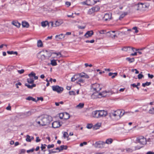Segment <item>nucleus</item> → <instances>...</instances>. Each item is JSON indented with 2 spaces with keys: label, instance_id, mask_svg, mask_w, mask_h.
Returning a JSON list of instances; mask_svg holds the SVG:
<instances>
[{
  "label": "nucleus",
  "instance_id": "nucleus-1",
  "mask_svg": "<svg viewBox=\"0 0 154 154\" xmlns=\"http://www.w3.org/2000/svg\"><path fill=\"white\" fill-rule=\"evenodd\" d=\"M124 110L118 109L116 111H112L109 113V115L110 118L115 120H118L124 114Z\"/></svg>",
  "mask_w": 154,
  "mask_h": 154
},
{
  "label": "nucleus",
  "instance_id": "nucleus-2",
  "mask_svg": "<svg viewBox=\"0 0 154 154\" xmlns=\"http://www.w3.org/2000/svg\"><path fill=\"white\" fill-rule=\"evenodd\" d=\"M135 143H139L140 146H137L135 147V149L138 150L140 149L143 147V146L146 144V138L143 136H141L137 137L135 140Z\"/></svg>",
  "mask_w": 154,
  "mask_h": 154
},
{
  "label": "nucleus",
  "instance_id": "nucleus-3",
  "mask_svg": "<svg viewBox=\"0 0 154 154\" xmlns=\"http://www.w3.org/2000/svg\"><path fill=\"white\" fill-rule=\"evenodd\" d=\"M52 120L51 116L47 115H44L41 119V125L42 126L48 125Z\"/></svg>",
  "mask_w": 154,
  "mask_h": 154
},
{
  "label": "nucleus",
  "instance_id": "nucleus-4",
  "mask_svg": "<svg viewBox=\"0 0 154 154\" xmlns=\"http://www.w3.org/2000/svg\"><path fill=\"white\" fill-rule=\"evenodd\" d=\"M149 6V4L147 3H138L134 5V7L137 10H144L145 8H148Z\"/></svg>",
  "mask_w": 154,
  "mask_h": 154
},
{
  "label": "nucleus",
  "instance_id": "nucleus-5",
  "mask_svg": "<svg viewBox=\"0 0 154 154\" xmlns=\"http://www.w3.org/2000/svg\"><path fill=\"white\" fill-rule=\"evenodd\" d=\"M112 94V91H105L101 93H99L97 97L100 98L102 97H109Z\"/></svg>",
  "mask_w": 154,
  "mask_h": 154
},
{
  "label": "nucleus",
  "instance_id": "nucleus-6",
  "mask_svg": "<svg viewBox=\"0 0 154 154\" xmlns=\"http://www.w3.org/2000/svg\"><path fill=\"white\" fill-rule=\"evenodd\" d=\"M41 24L42 26L44 27L48 25V27H50L51 28L53 26V22L52 21L48 23V21H45L42 22Z\"/></svg>",
  "mask_w": 154,
  "mask_h": 154
},
{
  "label": "nucleus",
  "instance_id": "nucleus-7",
  "mask_svg": "<svg viewBox=\"0 0 154 154\" xmlns=\"http://www.w3.org/2000/svg\"><path fill=\"white\" fill-rule=\"evenodd\" d=\"M92 88L96 92L99 91L102 89L101 87H100V85L98 84H94L92 85Z\"/></svg>",
  "mask_w": 154,
  "mask_h": 154
},
{
  "label": "nucleus",
  "instance_id": "nucleus-8",
  "mask_svg": "<svg viewBox=\"0 0 154 154\" xmlns=\"http://www.w3.org/2000/svg\"><path fill=\"white\" fill-rule=\"evenodd\" d=\"M52 89L53 91L58 93H61L63 91V88L58 85L52 86Z\"/></svg>",
  "mask_w": 154,
  "mask_h": 154
},
{
  "label": "nucleus",
  "instance_id": "nucleus-9",
  "mask_svg": "<svg viewBox=\"0 0 154 154\" xmlns=\"http://www.w3.org/2000/svg\"><path fill=\"white\" fill-rule=\"evenodd\" d=\"M91 117L95 118H100L99 111L96 110L93 111L92 113Z\"/></svg>",
  "mask_w": 154,
  "mask_h": 154
},
{
  "label": "nucleus",
  "instance_id": "nucleus-10",
  "mask_svg": "<svg viewBox=\"0 0 154 154\" xmlns=\"http://www.w3.org/2000/svg\"><path fill=\"white\" fill-rule=\"evenodd\" d=\"M85 82V80L84 79L80 77L77 81L76 83L81 86H83L84 85Z\"/></svg>",
  "mask_w": 154,
  "mask_h": 154
},
{
  "label": "nucleus",
  "instance_id": "nucleus-11",
  "mask_svg": "<svg viewBox=\"0 0 154 154\" xmlns=\"http://www.w3.org/2000/svg\"><path fill=\"white\" fill-rule=\"evenodd\" d=\"M99 111L100 117L106 116L107 115V113L106 111H105L104 110H99Z\"/></svg>",
  "mask_w": 154,
  "mask_h": 154
},
{
  "label": "nucleus",
  "instance_id": "nucleus-12",
  "mask_svg": "<svg viewBox=\"0 0 154 154\" xmlns=\"http://www.w3.org/2000/svg\"><path fill=\"white\" fill-rule=\"evenodd\" d=\"M60 126V123L58 121L54 122L52 123V127L54 128H57Z\"/></svg>",
  "mask_w": 154,
  "mask_h": 154
},
{
  "label": "nucleus",
  "instance_id": "nucleus-13",
  "mask_svg": "<svg viewBox=\"0 0 154 154\" xmlns=\"http://www.w3.org/2000/svg\"><path fill=\"white\" fill-rule=\"evenodd\" d=\"M65 35L61 34L59 35H57L55 36V38L57 41L60 40L62 39L65 37Z\"/></svg>",
  "mask_w": 154,
  "mask_h": 154
},
{
  "label": "nucleus",
  "instance_id": "nucleus-14",
  "mask_svg": "<svg viewBox=\"0 0 154 154\" xmlns=\"http://www.w3.org/2000/svg\"><path fill=\"white\" fill-rule=\"evenodd\" d=\"M106 35L107 36L111 37L112 38H115L117 36L116 34H113L112 32L110 31L106 33Z\"/></svg>",
  "mask_w": 154,
  "mask_h": 154
},
{
  "label": "nucleus",
  "instance_id": "nucleus-15",
  "mask_svg": "<svg viewBox=\"0 0 154 154\" xmlns=\"http://www.w3.org/2000/svg\"><path fill=\"white\" fill-rule=\"evenodd\" d=\"M63 23L62 20H58L56 21L54 24H53V27H56L59 26Z\"/></svg>",
  "mask_w": 154,
  "mask_h": 154
},
{
  "label": "nucleus",
  "instance_id": "nucleus-16",
  "mask_svg": "<svg viewBox=\"0 0 154 154\" xmlns=\"http://www.w3.org/2000/svg\"><path fill=\"white\" fill-rule=\"evenodd\" d=\"M111 14H106L104 16V18L105 21L109 20L111 19Z\"/></svg>",
  "mask_w": 154,
  "mask_h": 154
},
{
  "label": "nucleus",
  "instance_id": "nucleus-17",
  "mask_svg": "<svg viewBox=\"0 0 154 154\" xmlns=\"http://www.w3.org/2000/svg\"><path fill=\"white\" fill-rule=\"evenodd\" d=\"M93 32L92 30L88 31L85 34L84 36L86 38H88L91 37L93 34Z\"/></svg>",
  "mask_w": 154,
  "mask_h": 154
},
{
  "label": "nucleus",
  "instance_id": "nucleus-18",
  "mask_svg": "<svg viewBox=\"0 0 154 154\" xmlns=\"http://www.w3.org/2000/svg\"><path fill=\"white\" fill-rule=\"evenodd\" d=\"M79 74L74 75L71 78V81L74 82L75 80H77L78 79L80 78Z\"/></svg>",
  "mask_w": 154,
  "mask_h": 154
},
{
  "label": "nucleus",
  "instance_id": "nucleus-19",
  "mask_svg": "<svg viewBox=\"0 0 154 154\" xmlns=\"http://www.w3.org/2000/svg\"><path fill=\"white\" fill-rule=\"evenodd\" d=\"M33 139L34 137H30L29 135H27L26 136V140L27 142H30Z\"/></svg>",
  "mask_w": 154,
  "mask_h": 154
},
{
  "label": "nucleus",
  "instance_id": "nucleus-20",
  "mask_svg": "<svg viewBox=\"0 0 154 154\" xmlns=\"http://www.w3.org/2000/svg\"><path fill=\"white\" fill-rule=\"evenodd\" d=\"M25 85L26 86H27L28 88L30 89H32L33 87L36 86V85L35 84H33L32 85H30L27 83H25Z\"/></svg>",
  "mask_w": 154,
  "mask_h": 154
},
{
  "label": "nucleus",
  "instance_id": "nucleus-21",
  "mask_svg": "<svg viewBox=\"0 0 154 154\" xmlns=\"http://www.w3.org/2000/svg\"><path fill=\"white\" fill-rule=\"evenodd\" d=\"M37 46L38 48H42L43 47V45L42 41L39 40L37 41Z\"/></svg>",
  "mask_w": 154,
  "mask_h": 154
},
{
  "label": "nucleus",
  "instance_id": "nucleus-22",
  "mask_svg": "<svg viewBox=\"0 0 154 154\" xmlns=\"http://www.w3.org/2000/svg\"><path fill=\"white\" fill-rule=\"evenodd\" d=\"M94 12H96L98 11L100 9V7L98 6H96L92 8Z\"/></svg>",
  "mask_w": 154,
  "mask_h": 154
},
{
  "label": "nucleus",
  "instance_id": "nucleus-23",
  "mask_svg": "<svg viewBox=\"0 0 154 154\" xmlns=\"http://www.w3.org/2000/svg\"><path fill=\"white\" fill-rule=\"evenodd\" d=\"M12 24L17 27H19L20 25V24L17 21H13L12 22Z\"/></svg>",
  "mask_w": 154,
  "mask_h": 154
},
{
  "label": "nucleus",
  "instance_id": "nucleus-24",
  "mask_svg": "<svg viewBox=\"0 0 154 154\" xmlns=\"http://www.w3.org/2000/svg\"><path fill=\"white\" fill-rule=\"evenodd\" d=\"M22 25L23 27L26 28L28 27L29 26V23L26 22H22Z\"/></svg>",
  "mask_w": 154,
  "mask_h": 154
},
{
  "label": "nucleus",
  "instance_id": "nucleus-25",
  "mask_svg": "<svg viewBox=\"0 0 154 154\" xmlns=\"http://www.w3.org/2000/svg\"><path fill=\"white\" fill-rule=\"evenodd\" d=\"M27 81L29 84H33L34 82V80L33 78H28L27 79Z\"/></svg>",
  "mask_w": 154,
  "mask_h": 154
},
{
  "label": "nucleus",
  "instance_id": "nucleus-26",
  "mask_svg": "<svg viewBox=\"0 0 154 154\" xmlns=\"http://www.w3.org/2000/svg\"><path fill=\"white\" fill-rule=\"evenodd\" d=\"M131 48V47L130 46L124 47L122 48V50L123 51H127L130 50Z\"/></svg>",
  "mask_w": 154,
  "mask_h": 154
},
{
  "label": "nucleus",
  "instance_id": "nucleus-27",
  "mask_svg": "<svg viewBox=\"0 0 154 154\" xmlns=\"http://www.w3.org/2000/svg\"><path fill=\"white\" fill-rule=\"evenodd\" d=\"M113 142V140L111 138H109L107 139L106 141V143L108 144H111Z\"/></svg>",
  "mask_w": 154,
  "mask_h": 154
},
{
  "label": "nucleus",
  "instance_id": "nucleus-28",
  "mask_svg": "<svg viewBox=\"0 0 154 154\" xmlns=\"http://www.w3.org/2000/svg\"><path fill=\"white\" fill-rule=\"evenodd\" d=\"M26 99L27 100H32V101H34V102H37L36 100H35V98L32 97H30V96H29V97H27L26 98Z\"/></svg>",
  "mask_w": 154,
  "mask_h": 154
},
{
  "label": "nucleus",
  "instance_id": "nucleus-29",
  "mask_svg": "<svg viewBox=\"0 0 154 154\" xmlns=\"http://www.w3.org/2000/svg\"><path fill=\"white\" fill-rule=\"evenodd\" d=\"M51 64L52 66H55L57 65V63L56 60H51Z\"/></svg>",
  "mask_w": 154,
  "mask_h": 154
},
{
  "label": "nucleus",
  "instance_id": "nucleus-30",
  "mask_svg": "<svg viewBox=\"0 0 154 154\" xmlns=\"http://www.w3.org/2000/svg\"><path fill=\"white\" fill-rule=\"evenodd\" d=\"M126 60L128 61L130 63H131L134 62V58H129L127 57L126 58Z\"/></svg>",
  "mask_w": 154,
  "mask_h": 154
},
{
  "label": "nucleus",
  "instance_id": "nucleus-31",
  "mask_svg": "<svg viewBox=\"0 0 154 154\" xmlns=\"http://www.w3.org/2000/svg\"><path fill=\"white\" fill-rule=\"evenodd\" d=\"M7 53L8 54H16L17 55V51H7Z\"/></svg>",
  "mask_w": 154,
  "mask_h": 154
},
{
  "label": "nucleus",
  "instance_id": "nucleus-32",
  "mask_svg": "<svg viewBox=\"0 0 154 154\" xmlns=\"http://www.w3.org/2000/svg\"><path fill=\"white\" fill-rule=\"evenodd\" d=\"M101 145L99 142H96L95 144V146L96 148H101Z\"/></svg>",
  "mask_w": 154,
  "mask_h": 154
},
{
  "label": "nucleus",
  "instance_id": "nucleus-33",
  "mask_svg": "<svg viewBox=\"0 0 154 154\" xmlns=\"http://www.w3.org/2000/svg\"><path fill=\"white\" fill-rule=\"evenodd\" d=\"M60 151L62 150L63 149H66L67 148V146H64L63 145H61L60 146Z\"/></svg>",
  "mask_w": 154,
  "mask_h": 154
},
{
  "label": "nucleus",
  "instance_id": "nucleus-34",
  "mask_svg": "<svg viewBox=\"0 0 154 154\" xmlns=\"http://www.w3.org/2000/svg\"><path fill=\"white\" fill-rule=\"evenodd\" d=\"M151 84V82H146L145 83H143L142 84V86L143 87H145L146 86H149Z\"/></svg>",
  "mask_w": 154,
  "mask_h": 154
},
{
  "label": "nucleus",
  "instance_id": "nucleus-35",
  "mask_svg": "<svg viewBox=\"0 0 154 154\" xmlns=\"http://www.w3.org/2000/svg\"><path fill=\"white\" fill-rule=\"evenodd\" d=\"M127 14V12H125L124 13V14H122L119 17V19L120 20L121 19L123 18Z\"/></svg>",
  "mask_w": 154,
  "mask_h": 154
},
{
  "label": "nucleus",
  "instance_id": "nucleus-36",
  "mask_svg": "<svg viewBox=\"0 0 154 154\" xmlns=\"http://www.w3.org/2000/svg\"><path fill=\"white\" fill-rule=\"evenodd\" d=\"M46 144H44L43 145L42 144L41 146V149L42 150L44 151V152H45V151H46L45 150H44V149H45L46 148L45 146H46Z\"/></svg>",
  "mask_w": 154,
  "mask_h": 154
},
{
  "label": "nucleus",
  "instance_id": "nucleus-37",
  "mask_svg": "<svg viewBox=\"0 0 154 154\" xmlns=\"http://www.w3.org/2000/svg\"><path fill=\"white\" fill-rule=\"evenodd\" d=\"M88 14L90 15H91L93 14L94 13L92 9V8L90 9L88 12Z\"/></svg>",
  "mask_w": 154,
  "mask_h": 154
},
{
  "label": "nucleus",
  "instance_id": "nucleus-38",
  "mask_svg": "<svg viewBox=\"0 0 154 154\" xmlns=\"http://www.w3.org/2000/svg\"><path fill=\"white\" fill-rule=\"evenodd\" d=\"M69 94L70 95H75L76 94L75 91H70L69 92Z\"/></svg>",
  "mask_w": 154,
  "mask_h": 154
},
{
  "label": "nucleus",
  "instance_id": "nucleus-39",
  "mask_svg": "<svg viewBox=\"0 0 154 154\" xmlns=\"http://www.w3.org/2000/svg\"><path fill=\"white\" fill-rule=\"evenodd\" d=\"M132 29L135 30L134 33H137L139 32L138 30L137 29V28L136 26L133 27Z\"/></svg>",
  "mask_w": 154,
  "mask_h": 154
},
{
  "label": "nucleus",
  "instance_id": "nucleus-40",
  "mask_svg": "<svg viewBox=\"0 0 154 154\" xmlns=\"http://www.w3.org/2000/svg\"><path fill=\"white\" fill-rule=\"evenodd\" d=\"M51 55V54L50 53H48V56L44 54V57L45 58V60L47 59H48Z\"/></svg>",
  "mask_w": 154,
  "mask_h": 154
},
{
  "label": "nucleus",
  "instance_id": "nucleus-41",
  "mask_svg": "<svg viewBox=\"0 0 154 154\" xmlns=\"http://www.w3.org/2000/svg\"><path fill=\"white\" fill-rule=\"evenodd\" d=\"M89 1V0H87L85 2H82V3L83 5H90V4L88 3V1Z\"/></svg>",
  "mask_w": 154,
  "mask_h": 154
},
{
  "label": "nucleus",
  "instance_id": "nucleus-42",
  "mask_svg": "<svg viewBox=\"0 0 154 154\" xmlns=\"http://www.w3.org/2000/svg\"><path fill=\"white\" fill-rule=\"evenodd\" d=\"M93 126V125L92 124H88L86 126L87 128L88 129L91 128Z\"/></svg>",
  "mask_w": 154,
  "mask_h": 154
},
{
  "label": "nucleus",
  "instance_id": "nucleus-43",
  "mask_svg": "<svg viewBox=\"0 0 154 154\" xmlns=\"http://www.w3.org/2000/svg\"><path fill=\"white\" fill-rule=\"evenodd\" d=\"M100 124L97 123L94 125V128L95 129H97L99 128L100 127Z\"/></svg>",
  "mask_w": 154,
  "mask_h": 154
},
{
  "label": "nucleus",
  "instance_id": "nucleus-44",
  "mask_svg": "<svg viewBox=\"0 0 154 154\" xmlns=\"http://www.w3.org/2000/svg\"><path fill=\"white\" fill-rule=\"evenodd\" d=\"M64 116L63 113H60L59 114V117L60 119H62L63 118Z\"/></svg>",
  "mask_w": 154,
  "mask_h": 154
},
{
  "label": "nucleus",
  "instance_id": "nucleus-45",
  "mask_svg": "<svg viewBox=\"0 0 154 154\" xmlns=\"http://www.w3.org/2000/svg\"><path fill=\"white\" fill-rule=\"evenodd\" d=\"M149 113L150 114H154V108L150 109L149 111Z\"/></svg>",
  "mask_w": 154,
  "mask_h": 154
},
{
  "label": "nucleus",
  "instance_id": "nucleus-46",
  "mask_svg": "<svg viewBox=\"0 0 154 154\" xmlns=\"http://www.w3.org/2000/svg\"><path fill=\"white\" fill-rule=\"evenodd\" d=\"M85 73H79V75L80 78H83V77L84 76V75H85Z\"/></svg>",
  "mask_w": 154,
  "mask_h": 154
},
{
  "label": "nucleus",
  "instance_id": "nucleus-47",
  "mask_svg": "<svg viewBox=\"0 0 154 154\" xmlns=\"http://www.w3.org/2000/svg\"><path fill=\"white\" fill-rule=\"evenodd\" d=\"M35 75V74L33 72H32L29 74V77H30L31 76L32 77H34V76Z\"/></svg>",
  "mask_w": 154,
  "mask_h": 154
},
{
  "label": "nucleus",
  "instance_id": "nucleus-48",
  "mask_svg": "<svg viewBox=\"0 0 154 154\" xmlns=\"http://www.w3.org/2000/svg\"><path fill=\"white\" fill-rule=\"evenodd\" d=\"M54 146V144H52L51 145L49 144L47 146V148L48 149H49L51 148H53Z\"/></svg>",
  "mask_w": 154,
  "mask_h": 154
},
{
  "label": "nucleus",
  "instance_id": "nucleus-49",
  "mask_svg": "<svg viewBox=\"0 0 154 154\" xmlns=\"http://www.w3.org/2000/svg\"><path fill=\"white\" fill-rule=\"evenodd\" d=\"M26 152L25 149H22L20 150V152L19 153V154H23L25 153Z\"/></svg>",
  "mask_w": 154,
  "mask_h": 154
},
{
  "label": "nucleus",
  "instance_id": "nucleus-50",
  "mask_svg": "<svg viewBox=\"0 0 154 154\" xmlns=\"http://www.w3.org/2000/svg\"><path fill=\"white\" fill-rule=\"evenodd\" d=\"M54 54H55L56 55V56L57 57L60 55V56L61 55V54L60 52H58V53H53L51 54L53 55Z\"/></svg>",
  "mask_w": 154,
  "mask_h": 154
},
{
  "label": "nucleus",
  "instance_id": "nucleus-51",
  "mask_svg": "<svg viewBox=\"0 0 154 154\" xmlns=\"http://www.w3.org/2000/svg\"><path fill=\"white\" fill-rule=\"evenodd\" d=\"M63 101H60V102H55V104L56 106H58L59 105V104H63Z\"/></svg>",
  "mask_w": 154,
  "mask_h": 154
},
{
  "label": "nucleus",
  "instance_id": "nucleus-52",
  "mask_svg": "<svg viewBox=\"0 0 154 154\" xmlns=\"http://www.w3.org/2000/svg\"><path fill=\"white\" fill-rule=\"evenodd\" d=\"M138 77L139 79H140L143 77V75L141 74H140L138 75Z\"/></svg>",
  "mask_w": 154,
  "mask_h": 154
},
{
  "label": "nucleus",
  "instance_id": "nucleus-53",
  "mask_svg": "<svg viewBox=\"0 0 154 154\" xmlns=\"http://www.w3.org/2000/svg\"><path fill=\"white\" fill-rule=\"evenodd\" d=\"M34 150V148H33L31 149L27 150V152L28 153L30 152H33Z\"/></svg>",
  "mask_w": 154,
  "mask_h": 154
},
{
  "label": "nucleus",
  "instance_id": "nucleus-54",
  "mask_svg": "<svg viewBox=\"0 0 154 154\" xmlns=\"http://www.w3.org/2000/svg\"><path fill=\"white\" fill-rule=\"evenodd\" d=\"M87 144V143L86 142H84L83 143H81L80 144V146H83L84 145H85Z\"/></svg>",
  "mask_w": 154,
  "mask_h": 154
},
{
  "label": "nucleus",
  "instance_id": "nucleus-55",
  "mask_svg": "<svg viewBox=\"0 0 154 154\" xmlns=\"http://www.w3.org/2000/svg\"><path fill=\"white\" fill-rule=\"evenodd\" d=\"M148 76L149 78L150 79H152L154 77V75H151L149 73L148 74Z\"/></svg>",
  "mask_w": 154,
  "mask_h": 154
},
{
  "label": "nucleus",
  "instance_id": "nucleus-56",
  "mask_svg": "<svg viewBox=\"0 0 154 154\" xmlns=\"http://www.w3.org/2000/svg\"><path fill=\"white\" fill-rule=\"evenodd\" d=\"M18 73L20 74L23 73L24 72V70L23 69H22L21 70L18 71Z\"/></svg>",
  "mask_w": 154,
  "mask_h": 154
},
{
  "label": "nucleus",
  "instance_id": "nucleus-57",
  "mask_svg": "<svg viewBox=\"0 0 154 154\" xmlns=\"http://www.w3.org/2000/svg\"><path fill=\"white\" fill-rule=\"evenodd\" d=\"M85 26H78V28L79 29H84L85 28Z\"/></svg>",
  "mask_w": 154,
  "mask_h": 154
},
{
  "label": "nucleus",
  "instance_id": "nucleus-58",
  "mask_svg": "<svg viewBox=\"0 0 154 154\" xmlns=\"http://www.w3.org/2000/svg\"><path fill=\"white\" fill-rule=\"evenodd\" d=\"M67 135V132H64L63 134V137L65 138L66 137H67L66 135Z\"/></svg>",
  "mask_w": 154,
  "mask_h": 154
},
{
  "label": "nucleus",
  "instance_id": "nucleus-59",
  "mask_svg": "<svg viewBox=\"0 0 154 154\" xmlns=\"http://www.w3.org/2000/svg\"><path fill=\"white\" fill-rule=\"evenodd\" d=\"M36 122L39 125H41H41V123H42V121H41H41H38V119H37L36 120Z\"/></svg>",
  "mask_w": 154,
  "mask_h": 154
},
{
  "label": "nucleus",
  "instance_id": "nucleus-60",
  "mask_svg": "<svg viewBox=\"0 0 154 154\" xmlns=\"http://www.w3.org/2000/svg\"><path fill=\"white\" fill-rule=\"evenodd\" d=\"M41 141V140L39 139V137H36V142H40Z\"/></svg>",
  "mask_w": 154,
  "mask_h": 154
},
{
  "label": "nucleus",
  "instance_id": "nucleus-61",
  "mask_svg": "<svg viewBox=\"0 0 154 154\" xmlns=\"http://www.w3.org/2000/svg\"><path fill=\"white\" fill-rule=\"evenodd\" d=\"M43 100V98L42 97H37V100H36L37 101L41 100L42 101Z\"/></svg>",
  "mask_w": 154,
  "mask_h": 154
},
{
  "label": "nucleus",
  "instance_id": "nucleus-62",
  "mask_svg": "<svg viewBox=\"0 0 154 154\" xmlns=\"http://www.w3.org/2000/svg\"><path fill=\"white\" fill-rule=\"evenodd\" d=\"M41 59L42 60H45V58L44 57V54L41 55Z\"/></svg>",
  "mask_w": 154,
  "mask_h": 154
},
{
  "label": "nucleus",
  "instance_id": "nucleus-63",
  "mask_svg": "<svg viewBox=\"0 0 154 154\" xmlns=\"http://www.w3.org/2000/svg\"><path fill=\"white\" fill-rule=\"evenodd\" d=\"M100 143L101 145L103 146L104 145L105 143H106V142H104L103 141H100Z\"/></svg>",
  "mask_w": 154,
  "mask_h": 154
},
{
  "label": "nucleus",
  "instance_id": "nucleus-64",
  "mask_svg": "<svg viewBox=\"0 0 154 154\" xmlns=\"http://www.w3.org/2000/svg\"><path fill=\"white\" fill-rule=\"evenodd\" d=\"M146 154H154V152H152L151 151H149L147 152Z\"/></svg>",
  "mask_w": 154,
  "mask_h": 154
}]
</instances>
